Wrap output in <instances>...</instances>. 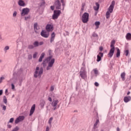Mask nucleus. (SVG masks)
I'll return each instance as SVG.
<instances>
[{
	"label": "nucleus",
	"mask_w": 131,
	"mask_h": 131,
	"mask_svg": "<svg viewBox=\"0 0 131 131\" xmlns=\"http://www.w3.org/2000/svg\"><path fill=\"white\" fill-rule=\"evenodd\" d=\"M103 54L102 52H99L97 55V62H100L102 60V57H103Z\"/></svg>",
	"instance_id": "obj_15"
},
{
	"label": "nucleus",
	"mask_w": 131,
	"mask_h": 131,
	"mask_svg": "<svg viewBox=\"0 0 131 131\" xmlns=\"http://www.w3.org/2000/svg\"><path fill=\"white\" fill-rule=\"evenodd\" d=\"M66 35H69V33L68 32V31H66Z\"/></svg>",
	"instance_id": "obj_64"
},
{
	"label": "nucleus",
	"mask_w": 131,
	"mask_h": 131,
	"mask_svg": "<svg viewBox=\"0 0 131 131\" xmlns=\"http://www.w3.org/2000/svg\"><path fill=\"white\" fill-rule=\"evenodd\" d=\"M42 73H43V68H42V67L39 68V67H37L34 73V77H35V78H37L38 76L41 77Z\"/></svg>",
	"instance_id": "obj_1"
},
{
	"label": "nucleus",
	"mask_w": 131,
	"mask_h": 131,
	"mask_svg": "<svg viewBox=\"0 0 131 131\" xmlns=\"http://www.w3.org/2000/svg\"><path fill=\"white\" fill-rule=\"evenodd\" d=\"M50 9L51 10H52V11H54V10L55 9V6H51Z\"/></svg>",
	"instance_id": "obj_48"
},
{
	"label": "nucleus",
	"mask_w": 131,
	"mask_h": 131,
	"mask_svg": "<svg viewBox=\"0 0 131 131\" xmlns=\"http://www.w3.org/2000/svg\"><path fill=\"white\" fill-rule=\"evenodd\" d=\"M7 107L6 106V105H3V110L6 111Z\"/></svg>",
	"instance_id": "obj_53"
},
{
	"label": "nucleus",
	"mask_w": 131,
	"mask_h": 131,
	"mask_svg": "<svg viewBox=\"0 0 131 131\" xmlns=\"http://www.w3.org/2000/svg\"><path fill=\"white\" fill-rule=\"evenodd\" d=\"M14 122V118H11L9 121L8 122V123H13V122Z\"/></svg>",
	"instance_id": "obj_36"
},
{
	"label": "nucleus",
	"mask_w": 131,
	"mask_h": 131,
	"mask_svg": "<svg viewBox=\"0 0 131 131\" xmlns=\"http://www.w3.org/2000/svg\"><path fill=\"white\" fill-rule=\"evenodd\" d=\"M45 5H46V2L43 1L42 3H41L40 7H42V6H45Z\"/></svg>",
	"instance_id": "obj_45"
},
{
	"label": "nucleus",
	"mask_w": 131,
	"mask_h": 131,
	"mask_svg": "<svg viewBox=\"0 0 131 131\" xmlns=\"http://www.w3.org/2000/svg\"><path fill=\"white\" fill-rule=\"evenodd\" d=\"M100 21H96L95 23V25L96 26V29H98L99 28V26H100Z\"/></svg>",
	"instance_id": "obj_26"
},
{
	"label": "nucleus",
	"mask_w": 131,
	"mask_h": 131,
	"mask_svg": "<svg viewBox=\"0 0 131 131\" xmlns=\"http://www.w3.org/2000/svg\"><path fill=\"white\" fill-rule=\"evenodd\" d=\"M54 7L56 10H61V3L60 0H56L54 3Z\"/></svg>",
	"instance_id": "obj_10"
},
{
	"label": "nucleus",
	"mask_w": 131,
	"mask_h": 131,
	"mask_svg": "<svg viewBox=\"0 0 131 131\" xmlns=\"http://www.w3.org/2000/svg\"><path fill=\"white\" fill-rule=\"evenodd\" d=\"M43 45V42L40 41V42H38L37 41H35L33 42V46L34 48H37L39 46H42Z\"/></svg>",
	"instance_id": "obj_14"
},
{
	"label": "nucleus",
	"mask_w": 131,
	"mask_h": 131,
	"mask_svg": "<svg viewBox=\"0 0 131 131\" xmlns=\"http://www.w3.org/2000/svg\"><path fill=\"white\" fill-rule=\"evenodd\" d=\"M34 29L36 33H38V32H37L38 28H37V23H36L34 24Z\"/></svg>",
	"instance_id": "obj_22"
},
{
	"label": "nucleus",
	"mask_w": 131,
	"mask_h": 131,
	"mask_svg": "<svg viewBox=\"0 0 131 131\" xmlns=\"http://www.w3.org/2000/svg\"><path fill=\"white\" fill-rule=\"evenodd\" d=\"M7 127L8 128H11V127H12V126L11 125H10V124H8L7 125Z\"/></svg>",
	"instance_id": "obj_58"
},
{
	"label": "nucleus",
	"mask_w": 131,
	"mask_h": 131,
	"mask_svg": "<svg viewBox=\"0 0 131 131\" xmlns=\"http://www.w3.org/2000/svg\"><path fill=\"white\" fill-rule=\"evenodd\" d=\"M61 14V10H54V14L52 15V19L56 20Z\"/></svg>",
	"instance_id": "obj_6"
},
{
	"label": "nucleus",
	"mask_w": 131,
	"mask_h": 131,
	"mask_svg": "<svg viewBox=\"0 0 131 131\" xmlns=\"http://www.w3.org/2000/svg\"><path fill=\"white\" fill-rule=\"evenodd\" d=\"M28 58L29 60H31L32 59V55L31 54L29 55Z\"/></svg>",
	"instance_id": "obj_46"
},
{
	"label": "nucleus",
	"mask_w": 131,
	"mask_h": 131,
	"mask_svg": "<svg viewBox=\"0 0 131 131\" xmlns=\"http://www.w3.org/2000/svg\"><path fill=\"white\" fill-rule=\"evenodd\" d=\"M18 4L20 7H24L25 6V3L22 0H19Z\"/></svg>",
	"instance_id": "obj_20"
},
{
	"label": "nucleus",
	"mask_w": 131,
	"mask_h": 131,
	"mask_svg": "<svg viewBox=\"0 0 131 131\" xmlns=\"http://www.w3.org/2000/svg\"><path fill=\"white\" fill-rule=\"evenodd\" d=\"M46 55V54L45 53H42L40 55V57L43 59L45 58V56Z\"/></svg>",
	"instance_id": "obj_37"
},
{
	"label": "nucleus",
	"mask_w": 131,
	"mask_h": 131,
	"mask_svg": "<svg viewBox=\"0 0 131 131\" xmlns=\"http://www.w3.org/2000/svg\"><path fill=\"white\" fill-rule=\"evenodd\" d=\"M129 53V51L128 50H127L125 51V56H128V53Z\"/></svg>",
	"instance_id": "obj_41"
},
{
	"label": "nucleus",
	"mask_w": 131,
	"mask_h": 131,
	"mask_svg": "<svg viewBox=\"0 0 131 131\" xmlns=\"http://www.w3.org/2000/svg\"><path fill=\"white\" fill-rule=\"evenodd\" d=\"M11 80L12 81V83L13 84L16 83L17 82V78H13L11 79Z\"/></svg>",
	"instance_id": "obj_34"
},
{
	"label": "nucleus",
	"mask_w": 131,
	"mask_h": 131,
	"mask_svg": "<svg viewBox=\"0 0 131 131\" xmlns=\"http://www.w3.org/2000/svg\"><path fill=\"white\" fill-rule=\"evenodd\" d=\"M46 29L48 32H51V31L54 30V26L51 24H47L46 27Z\"/></svg>",
	"instance_id": "obj_9"
},
{
	"label": "nucleus",
	"mask_w": 131,
	"mask_h": 131,
	"mask_svg": "<svg viewBox=\"0 0 131 131\" xmlns=\"http://www.w3.org/2000/svg\"><path fill=\"white\" fill-rule=\"evenodd\" d=\"M45 104H46V102L43 100H41L40 101V106L41 108H43L45 107Z\"/></svg>",
	"instance_id": "obj_23"
},
{
	"label": "nucleus",
	"mask_w": 131,
	"mask_h": 131,
	"mask_svg": "<svg viewBox=\"0 0 131 131\" xmlns=\"http://www.w3.org/2000/svg\"><path fill=\"white\" fill-rule=\"evenodd\" d=\"M42 59H43V58H42L40 57H40H39V60H38L39 62H42Z\"/></svg>",
	"instance_id": "obj_56"
},
{
	"label": "nucleus",
	"mask_w": 131,
	"mask_h": 131,
	"mask_svg": "<svg viewBox=\"0 0 131 131\" xmlns=\"http://www.w3.org/2000/svg\"><path fill=\"white\" fill-rule=\"evenodd\" d=\"M19 130V127L16 126L13 130L12 131H18Z\"/></svg>",
	"instance_id": "obj_38"
},
{
	"label": "nucleus",
	"mask_w": 131,
	"mask_h": 131,
	"mask_svg": "<svg viewBox=\"0 0 131 131\" xmlns=\"http://www.w3.org/2000/svg\"><path fill=\"white\" fill-rule=\"evenodd\" d=\"M53 117H51L49 119L48 123L50 124V125H52V121H53Z\"/></svg>",
	"instance_id": "obj_33"
},
{
	"label": "nucleus",
	"mask_w": 131,
	"mask_h": 131,
	"mask_svg": "<svg viewBox=\"0 0 131 131\" xmlns=\"http://www.w3.org/2000/svg\"><path fill=\"white\" fill-rule=\"evenodd\" d=\"M89 16L90 15L88 13L85 12L83 14L81 17V20L83 23H88V22L89 21Z\"/></svg>",
	"instance_id": "obj_5"
},
{
	"label": "nucleus",
	"mask_w": 131,
	"mask_h": 131,
	"mask_svg": "<svg viewBox=\"0 0 131 131\" xmlns=\"http://www.w3.org/2000/svg\"><path fill=\"white\" fill-rule=\"evenodd\" d=\"M117 131H120V129L119 128V127H117Z\"/></svg>",
	"instance_id": "obj_63"
},
{
	"label": "nucleus",
	"mask_w": 131,
	"mask_h": 131,
	"mask_svg": "<svg viewBox=\"0 0 131 131\" xmlns=\"http://www.w3.org/2000/svg\"><path fill=\"white\" fill-rule=\"evenodd\" d=\"M62 6H63V9L62 10H64V8L65 7V3H62Z\"/></svg>",
	"instance_id": "obj_59"
},
{
	"label": "nucleus",
	"mask_w": 131,
	"mask_h": 131,
	"mask_svg": "<svg viewBox=\"0 0 131 131\" xmlns=\"http://www.w3.org/2000/svg\"><path fill=\"white\" fill-rule=\"evenodd\" d=\"M61 3L62 4H65V1L64 0H61Z\"/></svg>",
	"instance_id": "obj_62"
},
{
	"label": "nucleus",
	"mask_w": 131,
	"mask_h": 131,
	"mask_svg": "<svg viewBox=\"0 0 131 131\" xmlns=\"http://www.w3.org/2000/svg\"><path fill=\"white\" fill-rule=\"evenodd\" d=\"M29 11V9L27 8L23 9L21 13V15L25 16V15H28Z\"/></svg>",
	"instance_id": "obj_13"
},
{
	"label": "nucleus",
	"mask_w": 131,
	"mask_h": 131,
	"mask_svg": "<svg viewBox=\"0 0 131 131\" xmlns=\"http://www.w3.org/2000/svg\"><path fill=\"white\" fill-rule=\"evenodd\" d=\"M49 130H50V128H49V126H47V127H46V131H49Z\"/></svg>",
	"instance_id": "obj_60"
},
{
	"label": "nucleus",
	"mask_w": 131,
	"mask_h": 131,
	"mask_svg": "<svg viewBox=\"0 0 131 131\" xmlns=\"http://www.w3.org/2000/svg\"><path fill=\"white\" fill-rule=\"evenodd\" d=\"M130 100H131L130 96L125 97L124 98V101L125 102V103H128V102H129Z\"/></svg>",
	"instance_id": "obj_18"
},
{
	"label": "nucleus",
	"mask_w": 131,
	"mask_h": 131,
	"mask_svg": "<svg viewBox=\"0 0 131 131\" xmlns=\"http://www.w3.org/2000/svg\"><path fill=\"white\" fill-rule=\"evenodd\" d=\"M18 118L19 119L20 121H23V120L25 119V117H24V116H19Z\"/></svg>",
	"instance_id": "obj_31"
},
{
	"label": "nucleus",
	"mask_w": 131,
	"mask_h": 131,
	"mask_svg": "<svg viewBox=\"0 0 131 131\" xmlns=\"http://www.w3.org/2000/svg\"><path fill=\"white\" fill-rule=\"evenodd\" d=\"M48 61L46 59H45L44 60H43L42 64L43 67H46V66H47V63H48Z\"/></svg>",
	"instance_id": "obj_27"
},
{
	"label": "nucleus",
	"mask_w": 131,
	"mask_h": 131,
	"mask_svg": "<svg viewBox=\"0 0 131 131\" xmlns=\"http://www.w3.org/2000/svg\"><path fill=\"white\" fill-rule=\"evenodd\" d=\"M48 101H49V102H52V98L49 97V98H48Z\"/></svg>",
	"instance_id": "obj_57"
},
{
	"label": "nucleus",
	"mask_w": 131,
	"mask_h": 131,
	"mask_svg": "<svg viewBox=\"0 0 131 131\" xmlns=\"http://www.w3.org/2000/svg\"><path fill=\"white\" fill-rule=\"evenodd\" d=\"M5 77H1L0 78V83H2L3 82V80H4Z\"/></svg>",
	"instance_id": "obj_40"
},
{
	"label": "nucleus",
	"mask_w": 131,
	"mask_h": 131,
	"mask_svg": "<svg viewBox=\"0 0 131 131\" xmlns=\"http://www.w3.org/2000/svg\"><path fill=\"white\" fill-rule=\"evenodd\" d=\"M95 86H99V83L95 82L94 83Z\"/></svg>",
	"instance_id": "obj_54"
},
{
	"label": "nucleus",
	"mask_w": 131,
	"mask_h": 131,
	"mask_svg": "<svg viewBox=\"0 0 131 131\" xmlns=\"http://www.w3.org/2000/svg\"><path fill=\"white\" fill-rule=\"evenodd\" d=\"M80 77L82 79H85L87 77L86 71H85V67H83L81 68L80 71L79 72Z\"/></svg>",
	"instance_id": "obj_4"
},
{
	"label": "nucleus",
	"mask_w": 131,
	"mask_h": 131,
	"mask_svg": "<svg viewBox=\"0 0 131 131\" xmlns=\"http://www.w3.org/2000/svg\"><path fill=\"white\" fill-rule=\"evenodd\" d=\"M81 10V11H83L84 10V7H85V3H83L82 4Z\"/></svg>",
	"instance_id": "obj_35"
},
{
	"label": "nucleus",
	"mask_w": 131,
	"mask_h": 131,
	"mask_svg": "<svg viewBox=\"0 0 131 131\" xmlns=\"http://www.w3.org/2000/svg\"><path fill=\"white\" fill-rule=\"evenodd\" d=\"M54 63H55V59L53 58L51 60V61L48 63V66L47 67V70H50L51 67H53L54 65Z\"/></svg>",
	"instance_id": "obj_12"
},
{
	"label": "nucleus",
	"mask_w": 131,
	"mask_h": 131,
	"mask_svg": "<svg viewBox=\"0 0 131 131\" xmlns=\"http://www.w3.org/2000/svg\"><path fill=\"white\" fill-rule=\"evenodd\" d=\"M34 111H35V104H33L30 110L29 116H31L33 113H34Z\"/></svg>",
	"instance_id": "obj_16"
},
{
	"label": "nucleus",
	"mask_w": 131,
	"mask_h": 131,
	"mask_svg": "<svg viewBox=\"0 0 131 131\" xmlns=\"http://www.w3.org/2000/svg\"><path fill=\"white\" fill-rule=\"evenodd\" d=\"M114 6H115V1H113L111 5L108 7V11L106 13V19H109V18H110V13L113 12V10H114Z\"/></svg>",
	"instance_id": "obj_3"
},
{
	"label": "nucleus",
	"mask_w": 131,
	"mask_h": 131,
	"mask_svg": "<svg viewBox=\"0 0 131 131\" xmlns=\"http://www.w3.org/2000/svg\"><path fill=\"white\" fill-rule=\"evenodd\" d=\"M13 17H16V16H17V12L16 11H14L13 14Z\"/></svg>",
	"instance_id": "obj_49"
},
{
	"label": "nucleus",
	"mask_w": 131,
	"mask_h": 131,
	"mask_svg": "<svg viewBox=\"0 0 131 131\" xmlns=\"http://www.w3.org/2000/svg\"><path fill=\"white\" fill-rule=\"evenodd\" d=\"M20 121L19 120L18 118H16L15 121V123L17 124V123H19V122H20Z\"/></svg>",
	"instance_id": "obj_39"
},
{
	"label": "nucleus",
	"mask_w": 131,
	"mask_h": 131,
	"mask_svg": "<svg viewBox=\"0 0 131 131\" xmlns=\"http://www.w3.org/2000/svg\"><path fill=\"white\" fill-rule=\"evenodd\" d=\"M54 86H52L51 87V88H50V91H51V92L54 91Z\"/></svg>",
	"instance_id": "obj_52"
},
{
	"label": "nucleus",
	"mask_w": 131,
	"mask_h": 131,
	"mask_svg": "<svg viewBox=\"0 0 131 131\" xmlns=\"http://www.w3.org/2000/svg\"><path fill=\"white\" fill-rule=\"evenodd\" d=\"M37 56V52H35L33 55V58H34V59H35V58H36V56Z\"/></svg>",
	"instance_id": "obj_43"
},
{
	"label": "nucleus",
	"mask_w": 131,
	"mask_h": 131,
	"mask_svg": "<svg viewBox=\"0 0 131 131\" xmlns=\"http://www.w3.org/2000/svg\"><path fill=\"white\" fill-rule=\"evenodd\" d=\"M40 35L42 36V37L48 38V37L50 36V33L49 32H47V31H45V30H42L40 33Z\"/></svg>",
	"instance_id": "obj_8"
},
{
	"label": "nucleus",
	"mask_w": 131,
	"mask_h": 131,
	"mask_svg": "<svg viewBox=\"0 0 131 131\" xmlns=\"http://www.w3.org/2000/svg\"><path fill=\"white\" fill-rule=\"evenodd\" d=\"M97 119H96L95 123H94L93 127V130L95 131L96 128H98V124H100V120H99V116L97 115Z\"/></svg>",
	"instance_id": "obj_11"
},
{
	"label": "nucleus",
	"mask_w": 131,
	"mask_h": 131,
	"mask_svg": "<svg viewBox=\"0 0 131 131\" xmlns=\"http://www.w3.org/2000/svg\"><path fill=\"white\" fill-rule=\"evenodd\" d=\"M56 37V34H55V32H53L51 34V38H50V42L52 43L54 40H55V37Z\"/></svg>",
	"instance_id": "obj_17"
},
{
	"label": "nucleus",
	"mask_w": 131,
	"mask_h": 131,
	"mask_svg": "<svg viewBox=\"0 0 131 131\" xmlns=\"http://www.w3.org/2000/svg\"><path fill=\"white\" fill-rule=\"evenodd\" d=\"M103 50H104V48L102 47H100L99 48V51H100V52H102V51H103Z\"/></svg>",
	"instance_id": "obj_55"
},
{
	"label": "nucleus",
	"mask_w": 131,
	"mask_h": 131,
	"mask_svg": "<svg viewBox=\"0 0 131 131\" xmlns=\"http://www.w3.org/2000/svg\"><path fill=\"white\" fill-rule=\"evenodd\" d=\"M11 89L12 90H14L15 89V85H14L13 83L11 84Z\"/></svg>",
	"instance_id": "obj_50"
},
{
	"label": "nucleus",
	"mask_w": 131,
	"mask_h": 131,
	"mask_svg": "<svg viewBox=\"0 0 131 131\" xmlns=\"http://www.w3.org/2000/svg\"><path fill=\"white\" fill-rule=\"evenodd\" d=\"M28 19H30V16L29 15L28 16H26L25 17V20H26V21H27Z\"/></svg>",
	"instance_id": "obj_47"
},
{
	"label": "nucleus",
	"mask_w": 131,
	"mask_h": 131,
	"mask_svg": "<svg viewBox=\"0 0 131 131\" xmlns=\"http://www.w3.org/2000/svg\"><path fill=\"white\" fill-rule=\"evenodd\" d=\"M125 37L127 40H131V33H127Z\"/></svg>",
	"instance_id": "obj_21"
},
{
	"label": "nucleus",
	"mask_w": 131,
	"mask_h": 131,
	"mask_svg": "<svg viewBox=\"0 0 131 131\" xmlns=\"http://www.w3.org/2000/svg\"><path fill=\"white\" fill-rule=\"evenodd\" d=\"M22 73V70L20 69L17 73V75H19Z\"/></svg>",
	"instance_id": "obj_42"
},
{
	"label": "nucleus",
	"mask_w": 131,
	"mask_h": 131,
	"mask_svg": "<svg viewBox=\"0 0 131 131\" xmlns=\"http://www.w3.org/2000/svg\"><path fill=\"white\" fill-rule=\"evenodd\" d=\"M3 102L5 104H7V103H8V100L7 99V97H6V96H4L3 97Z\"/></svg>",
	"instance_id": "obj_29"
},
{
	"label": "nucleus",
	"mask_w": 131,
	"mask_h": 131,
	"mask_svg": "<svg viewBox=\"0 0 131 131\" xmlns=\"http://www.w3.org/2000/svg\"><path fill=\"white\" fill-rule=\"evenodd\" d=\"M92 36L93 37H98V34H97L96 33H93Z\"/></svg>",
	"instance_id": "obj_44"
},
{
	"label": "nucleus",
	"mask_w": 131,
	"mask_h": 131,
	"mask_svg": "<svg viewBox=\"0 0 131 131\" xmlns=\"http://www.w3.org/2000/svg\"><path fill=\"white\" fill-rule=\"evenodd\" d=\"M95 5L96 6H94V9L95 10V11H98L99 9H100V4H99V3H96Z\"/></svg>",
	"instance_id": "obj_19"
},
{
	"label": "nucleus",
	"mask_w": 131,
	"mask_h": 131,
	"mask_svg": "<svg viewBox=\"0 0 131 131\" xmlns=\"http://www.w3.org/2000/svg\"><path fill=\"white\" fill-rule=\"evenodd\" d=\"M52 58H53V56L51 55L49 57H48L47 59H46V60H47V62H50L51 60H52Z\"/></svg>",
	"instance_id": "obj_32"
},
{
	"label": "nucleus",
	"mask_w": 131,
	"mask_h": 131,
	"mask_svg": "<svg viewBox=\"0 0 131 131\" xmlns=\"http://www.w3.org/2000/svg\"><path fill=\"white\" fill-rule=\"evenodd\" d=\"M121 78H122V80L124 81L125 80V73L123 72L121 74Z\"/></svg>",
	"instance_id": "obj_25"
},
{
	"label": "nucleus",
	"mask_w": 131,
	"mask_h": 131,
	"mask_svg": "<svg viewBox=\"0 0 131 131\" xmlns=\"http://www.w3.org/2000/svg\"><path fill=\"white\" fill-rule=\"evenodd\" d=\"M28 49H29V50H33V49H34V46L32 45H29L28 46Z\"/></svg>",
	"instance_id": "obj_28"
},
{
	"label": "nucleus",
	"mask_w": 131,
	"mask_h": 131,
	"mask_svg": "<svg viewBox=\"0 0 131 131\" xmlns=\"http://www.w3.org/2000/svg\"><path fill=\"white\" fill-rule=\"evenodd\" d=\"M9 49H10L9 46H6L5 48H4V50H5V51H8V50H9Z\"/></svg>",
	"instance_id": "obj_51"
},
{
	"label": "nucleus",
	"mask_w": 131,
	"mask_h": 131,
	"mask_svg": "<svg viewBox=\"0 0 131 131\" xmlns=\"http://www.w3.org/2000/svg\"><path fill=\"white\" fill-rule=\"evenodd\" d=\"M116 57L117 58H119V57H120V50L118 48H117Z\"/></svg>",
	"instance_id": "obj_24"
},
{
	"label": "nucleus",
	"mask_w": 131,
	"mask_h": 131,
	"mask_svg": "<svg viewBox=\"0 0 131 131\" xmlns=\"http://www.w3.org/2000/svg\"><path fill=\"white\" fill-rule=\"evenodd\" d=\"M3 95V90H0V96H2Z\"/></svg>",
	"instance_id": "obj_61"
},
{
	"label": "nucleus",
	"mask_w": 131,
	"mask_h": 131,
	"mask_svg": "<svg viewBox=\"0 0 131 131\" xmlns=\"http://www.w3.org/2000/svg\"><path fill=\"white\" fill-rule=\"evenodd\" d=\"M115 40H113L111 42L110 47L111 49L110 50V52L108 54V56L110 58H112L113 57V55H114V52H115Z\"/></svg>",
	"instance_id": "obj_2"
},
{
	"label": "nucleus",
	"mask_w": 131,
	"mask_h": 131,
	"mask_svg": "<svg viewBox=\"0 0 131 131\" xmlns=\"http://www.w3.org/2000/svg\"><path fill=\"white\" fill-rule=\"evenodd\" d=\"M59 103V100L58 99H53V101L51 103V105L53 107V110H56L57 109V105Z\"/></svg>",
	"instance_id": "obj_7"
},
{
	"label": "nucleus",
	"mask_w": 131,
	"mask_h": 131,
	"mask_svg": "<svg viewBox=\"0 0 131 131\" xmlns=\"http://www.w3.org/2000/svg\"><path fill=\"white\" fill-rule=\"evenodd\" d=\"M93 71L94 72V74L96 75V76H97V75H98V74H99V71H98V70H97V69H93Z\"/></svg>",
	"instance_id": "obj_30"
}]
</instances>
